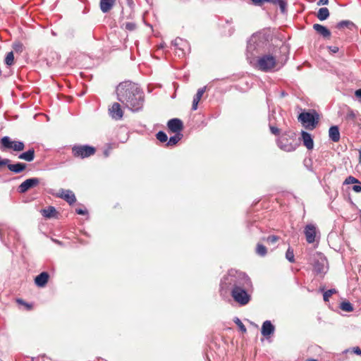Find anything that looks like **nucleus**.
<instances>
[{"instance_id": "obj_1", "label": "nucleus", "mask_w": 361, "mask_h": 361, "mask_svg": "<svg viewBox=\"0 0 361 361\" xmlns=\"http://www.w3.org/2000/svg\"><path fill=\"white\" fill-rule=\"evenodd\" d=\"M118 100L132 111L142 109L145 94L137 84L130 81L121 82L116 87Z\"/></svg>"}, {"instance_id": "obj_2", "label": "nucleus", "mask_w": 361, "mask_h": 361, "mask_svg": "<svg viewBox=\"0 0 361 361\" xmlns=\"http://www.w3.org/2000/svg\"><path fill=\"white\" fill-rule=\"evenodd\" d=\"M222 283H228L231 286V295L235 302L243 306L249 303L251 295L248 293L247 288L251 286V281L245 274L235 272L233 274L231 271L224 277Z\"/></svg>"}, {"instance_id": "obj_3", "label": "nucleus", "mask_w": 361, "mask_h": 361, "mask_svg": "<svg viewBox=\"0 0 361 361\" xmlns=\"http://www.w3.org/2000/svg\"><path fill=\"white\" fill-rule=\"evenodd\" d=\"M264 42L260 39L259 36L253 35L248 41L247 47V57L250 63L254 67L264 72L271 71L276 66V59L270 54L263 55L258 57L256 60L254 58L255 52L257 54L263 51Z\"/></svg>"}, {"instance_id": "obj_4", "label": "nucleus", "mask_w": 361, "mask_h": 361, "mask_svg": "<svg viewBox=\"0 0 361 361\" xmlns=\"http://www.w3.org/2000/svg\"><path fill=\"white\" fill-rule=\"evenodd\" d=\"M278 146L286 152H292L298 146V142L295 139V134L289 132L283 134L277 140Z\"/></svg>"}, {"instance_id": "obj_5", "label": "nucleus", "mask_w": 361, "mask_h": 361, "mask_svg": "<svg viewBox=\"0 0 361 361\" xmlns=\"http://www.w3.org/2000/svg\"><path fill=\"white\" fill-rule=\"evenodd\" d=\"M298 120L309 129H314L318 123L319 116L315 112H302L298 116Z\"/></svg>"}, {"instance_id": "obj_6", "label": "nucleus", "mask_w": 361, "mask_h": 361, "mask_svg": "<svg viewBox=\"0 0 361 361\" xmlns=\"http://www.w3.org/2000/svg\"><path fill=\"white\" fill-rule=\"evenodd\" d=\"M72 153L75 157L85 159L95 153V148L89 145H75L72 148Z\"/></svg>"}, {"instance_id": "obj_7", "label": "nucleus", "mask_w": 361, "mask_h": 361, "mask_svg": "<svg viewBox=\"0 0 361 361\" xmlns=\"http://www.w3.org/2000/svg\"><path fill=\"white\" fill-rule=\"evenodd\" d=\"M172 43L176 48V54L178 56H184L186 54L190 52V44L186 40L177 37Z\"/></svg>"}, {"instance_id": "obj_8", "label": "nucleus", "mask_w": 361, "mask_h": 361, "mask_svg": "<svg viewBox=\"0 0 361 361\" xmlns=\"http://www.w3.org/2000/svg\"><path fill=\"white\" fill-rule=\"evenodd\" d=\"M1 144L6 149H12L16 152H20L25 149V145L21 141H13L8 136H4L1 139Z\"/></svg>"}, {"instance_id": "obj_9", "label": "nucleus", "mask_w": 361, "mask_h": 361, "mask_svg": "<svg viewBox=\"0 0 361 361\" xmlns=\"http://www.w3.org/2000/svg\"><path fill=\"white\" fill-rule=\"evenodd\" d=\"M314 271L317 274H323L327 271V261L323 256H319L318 259L314 262Z\"/></svg>"}, {"instance_id": "obj_10", "label": "nucleus", "mask_w": 361, "mask_h": 361, "mask_svg": "<svg viewBox=\"0 0 361 361\" xmlns=\"http://www.w3.org/2000/svg\"><path fill=\"white\" fill-rule=\"evenodd\" d=\"M39 183V179L37 178H28L23 181L18 187L20 193H24L29 189L37 186Z\"/></svg>"}, {"instance_id": "obj_11", "label": "nucleus", "mask_w": 361, "mask_h": 361, "mask_svg": "<svg viewBox=\"0 0 361 361\" xmlns=\"http://www.w3.org/2000/svg\"><path fill=\"white\" fill-rule=\"evenodd\" d=\"M56 197L65 200L70 204H73L76 201L74 193L70 190H59V192L56 194Z\"/></svg>"}, {"instance_id": "obj_12", "label": "nucleus", "mask_w": 361, "mask_h": 361, "mask_svg": "<svg viewBox=\"0 0 361 361\" xmlns=\"http://www.w3.org/2000/svg\"><path fill=\"white\" fill-rule=\"evenodd\" d=\"M167 126L173 133H180L183 128V124L179 118H172L168 121Z\"/></svg>"}, {"instance_id": "obj_13", "label": "nucleus", "mask_w": 361, "mask_h": 361, "mask_svg": "<svg viewBox=\"0 0 361 361\" xmlns=\"http://www.w3.org/2000/svg\"><path fill=\"white\" fill-rule=\"evenodd\" d=\"M304 233L308 243H312L315 241L317 230L316 227L314 225H307L305 228Z\"/></svg>"}, {"instance_id": "obj_14", "label": "nucleus", "mask_w": 361, "mask_h": 361, "mask_svg": "<svg viewBox=\"0 0 361 361\" xmlns=\"http://www.w3.org/2000/svg\"><path fill=\"white\" fill-rule=\"evenodd\" d=\"M274 326L271 324L270 321L267 320L264 322V323L262 324L261 333L264 336L268 337L274 334Z\"/></svg>"}, {"instance_id": "obj_15", "label": "nucleus", "mask_w": 361, "mask_h": 361, "mask_svg": "<svg viewBox=\"0 0 361 361\" xmlns=\"http://www.w3.org/2000/svg\"><path fill=\"white\" fill-rule=\"evenodd\" d=\"M110 114L112 118L116 119H121L123 117V113L118 103H114L109 109Z\"/></svg>"}, {"instance_id": "obj_16", "label": "nucleus", "mask_w": 361, "mask_h": 361, "mask_svg": "<svg viewBox=\"0 0 361 361\" xmlns=\"http://www.w3.org/2000/svg\"><path fill=\"white\" fill-rule=\"evenodd\" d=\"M314 30L323 37L329 38L331 36V32L325 26L320 24H314Z\"/></svg>"}, {"instance_id": "obj_17", "label": "nucleus", "mask_w": 361, "mask_h": 361, "mask_svg": "<svg viewBox=\"0 0 361 361\" xmlns=\"http://www.w3.org/2000/svg\"><path fill=\"white\" fill-rule=\"evenodd\" d=\"M49 274L47 272H42L35 279V284L39 287H44L48 282Z\"/></svg>"}, {"instance_id": "obj_18", "label": "nucleus", "mask_w": 361, "mask_h": 361, "mask_svg": "<svg viewBox=\"0 0 361 361\" xmlns=\"http://www.w3.org/2000/svg\"><path fill=\"white\" fill-rule=\"evenodd\" d=\"M329 139L334 142H337L340 140L339 128L337 126H331L329 130Z\"/></svg>"}, {"instance_id": "obj_19", "label": "nucleus", "mask_w": 361, "mask_h": 361, "mask_svg": "<svg viewBox=\"0 0 361 361\" xmlns=\"http://www.w3.org/2000/svg\"><path fill=\"white\" fill-rule=\"evenodd\" d=\"M302 138L304 145L308 149H312L314 147V142L312 138V136L310 133L302 131Z\"/></svg>"}, {"instance_id": "obj_20", "label": "nucleus", "mask_w": 361, "mask_h": 361, "mask_svg": "<svg viewBox=\"0 0 361 361\" xmlns=\"http://www.w3.org/2000/svg\"><path fill=\"white\" fill-rule=\"evenodd\" d=\"M7 167L11 171L15 173H19L25 169L26 164L20 162L17 164L8 163Z\"/></svg>"}, {"instance_id": "obj_21", "label": "nucleus", "mask_w": 361, "mask_h": 361, "mask_svg": "<svg viewBox=\"0 0 361 361\" xmlns=\"http://www.w3.org/2000/svg\"><path fill=\"white\" fill-rule=\"evenodd\" d=\"M116 0H101L100 9L103 13L109 12L114 6Z\"/></svg>"}, {"instance_id": "obj_22", "label": "nucleus", "mask_w": 361, "mask_h": 361, "mask_svg": "<svg viewBox=\"0 0 361 361\" xmlns=\"http://www.w3.org/2000/svg\"><path fill=\"white\" fill-rule=\"evenodd\" d=\"M205 90H206V87H204L200 88L197 90V94H195V96L193 99V101H192V109L193 111H195L197 109L198 103L200 101L203 94L204 93Z\"/></svg>"}, {"instance_id": "obj_23", "label": "nucleus", "mask_w": 361, "mask_h": 361, "mask_svg": "<svg viewBox=\"0 0 361 361\" xmlns=\"http://www.w3.org/2000/svg\"><path fill=\"white\" fill-rule=\"evenodd\" d=\"M18 159L27 161H32L35 159V150L33 148L30 149L27 152H23L18 156Z\"/></svg>"}, {"instance_id": "obj_24", "label": "nucleus", "mask_w": 361, "mask_h": 361, "mask_svg": "<svg viewBox=\"0 0 361 361\" xmlns=\"http://www.w3.org/2000/svg\"><path fill=\"white\" fill-rule=\"evenodd\" d=\"M265 2H269L274 5H279L282 13H285L286 11L287 3L286 0H265Z\"/></svg>"}, {"instance_id": "obj_25", "label": "nucleus", "mask_w": 361, "mask_h": 361, "mask_svg": "<svg viewBox=\"0 0 361 361\" xmlns=\"http://www.w3.org/2000/svg\"><path fill=\"white\" fill-rule=\"evenodd\" d=\"M329 16V9L326 7H323L319 9L317 17L320 20H324Z\"/></svg>"}, {"instance_id": "obj_26", "label": "nucleus", "mask_w": 361, "mask_h": 361, "mask_svg": "<svg viewBox=\"0 0 361 361\" xmlns=\"http://www.w3.org/2000/svg\"><path fill=\"white\" fill-rule=\"evenodd\" d=\"M42 212L44 216L47 218H51L54 216V214L56 213V211L54 207H49L47 209H44Z\"/></svg>"}, {"instance_id": "obj_27", "label": "nucleus", "mask_w": 361, "mask_h": 361, "mask_svg": "<svg viewBox=\"0 0 361 361\" xmlns=\"http://www.w3.org/2000/svg\"><path fill=\"white\" fill-rule=\"evenodd\" d=\"M182 137V135L180 133H176L174 136H172L169 138L167 142V146H173L175 145Z\"/></svg>"}, {"instance_id": "obj_28", "label": "nucleus", "mask_w": 361, "mask_h": 361, "mask_svg": "<svg viewBox=\"0 0 361 361\" xmlns=\"http://www.w3.org/2000/svg\"><path fill=\"white\" fill-rule=\"evenodd\" d=\"M5 63L10 66L14 63V54L13 51H10L7 53L5 59H4Z\"/></svg>"}, {"instance_id": "obj_29", "label": "nucleus", "mask_w": 361, "mask_h": 361, "mask_svg": "<svg viewBox=\"0 0 361 361\" xmlns=\"http://www.w3.org/2000/svg\"><path fill=\"white\" fill-rule=\"evenodd\" d=\"M256 252L259 256H264L267 254V248L262 244L258 243L256 247Z\"/></svg>"}, {"instance_id": "obj_30", "label": "nucleus", "mask_w": 361, "mask_h": 361, "mask_svg": "<svg viewBox=\"0 0 361 361\" xmlns=\"http://www.w3.org/2000/svg\"><path fill=\"white\" fill-rule=\"evenodd\" d=\"M340 307L342 310L348 312H352L353 310V305L349 302H341Z\"/></svg>"}, {"instance_id": "obj_31", "label": "nucleus", "mask_w": 361, "mask_h": 361, "mask_svg": "<svg viewBox=\"0 0 361 361\" xmlns=\"http://www.w3.org/2000/svg\"><path fill=\"white\" fill-rule=\"evenodd\" d=\"M336 293V290L334 289V288H332V289H329L326 291H325L323 294V298H324V300L325 302H327L329 301V298L334 293Z\"/></svg>"}, {"instance_id": "obj_32", "label": "nucleus", "mask_w": 361, "mask_h": 361, "mask_svg": "<svg viewBox=\"0 0 361 361\" xmlns=\"http://www.w3.org/2000/svg\"><path fill=\"white\" fill-rule=\"evenodd\" d=\"M286 258L290 262H293L295 261L293 250L292 248H288L286 253Z\"/></svg>"}, {"instance_id": "obj_33", "label": "nucleus", "mask_w": 361, "mask_h": 361, "mask_svg": "<svg viewBox=\"0 0 361 361\" xmlns=\"http://www.w3.org/2000/svg\"><path fill=\"white\" fill-rule=\"evenodd\" d=\"M157 139L158 140H159L161 142H165L167 141L168 137H167V135L164 132L159 131L157 134Z\"/></svg>"}, {"instance_id": "obj_34", "label": "nucleus", "mask_w": 361, "mask_h": 361, "mask_svg": "<svg viewBox=\"0 0 361 361\" xmlns=\"http://www.w3.org/2000/svg\"><path fill=\"white\" fill-rule=\"evenodd\" d=\"M355 118H356L355 112L352 109H348L346 113L345 118L347 120L354 121L355 119Z\"/></svg>"}, {"instance_id": "obj_35", "label": "nucleus", "mask_w": 361, "mask_h": 361, "mask_svg": "<svg viewBox=\"0 0 361 361\" xmlns=\"http://www.w3.org/2000/svg\"><path fill=\"white\" fill-rule=\"evenodd\" d=\"M350 26H353V23L349 20H343L338 23L337 27L338 28H343L344 27H349Z\"/></svg>"}, {"instance_id": "obj_36", "label": "nucleus", "mask_w": 361, "mask_h": 361, "mask_svg": "<svg viewBox=\"0 0 361 361\" xmlns=\"http://www.w3.org/2000/svg\"><path fill=\"white\" fill-rule=\"evenodd\" d=\"M353 183H360V181L353 176H348L344 181V184L349 185Z\"/></svg>"}, {"instance_id": "obj_37", "label": "nucleus", "mask_w": 361, "mask_h": 361, "mask_svg": "<svg viewBox=\"0 0 361 361\" xmlns=\"http://www.w3.org/2000/svg\"><path fill=\"white\" fill-rule=\"evenodd\" d=\"M13 47L14 50L17 52H22L23 49V44H21L20 42L13 44Z\"/></svg>"}, {"instance_id": "obj_38", "label": "nucleus", "mask_w": 361, "mask_h": 361, "mask_svg": "<svg viewBox=\"0 0 361 361\" xmlns=\"http://www.w3.org/2000/svg\"><path fill=\"white\" fill-rule=\"evenodd\" d=\"M279 238L276 235H270L267 237V241L269 243L274 244L278 241Z\"/></svg>"}, {"instance_id": "obj_39", "label": "nucleus", "mask_w": 361, "mask_h": 361, "mask_svg": "<svg viewBox=\"0 0 361 361\" xmlns=\"http://www.w3.org/2000/svg\"><path fill=\"white\" fill-rule=\"evenodd\" d=\"M235 322L239 326L240 329L243 332H246V328H245V325L241 322V321L238 318L236 319Z\"/></svg>"}, {"instance_id": "obj_40", "label": "nucleus", "mask_w": 361, "mask_h": 361, "mask_svg": "<svg viewBox=\"0 0 361 361\" xmlns=\"http://www.w3.org/2000/svg\"><path fill=\"white\" fill-rule=\"evenodd\" d=\"M269 128L272 134L275 135H278L279 134L280 130L277 127L269 126Z\"/></svg>"}, {"instance_id": "obj_41", "label": "nucleus", "mask_w": 361, "mask_h": 361, "mask_svg": "<svg viewBox=\"0 0 361 361\" xmlns=\"http://www.w3.org/2000/svg\"><path fill=\"white\" fill-rule=\"evenodd\" d=\"M353 190L356 192H361V183L360 182V183H358V185H355L353 187Z\"/></svg>"}, {"instance_id": "obj_42", "label": "nucleus", "mask_w": 361, "mask_h": 361, "mask_svg": "<svg viewBox=\"0 0 361 361\" xmlns=\"http://www.w3.org/2000/svg\"><path fill=\"white\" fill-rule=\"evenodd\" d=\"M252 4L255 6H261L265 2V0H251Z\"/></svg>"}, {"instance_id": "obj_43", "label": "nucleus", "mask_w": 361, "mask_h": 361, "mask_svg": "<svg viewBox=\"0 0 361 361\" xmlns=\"http://www.w3.org/2000/svg\"><path fill=\"white\" fill-rule=\"evenodd\" d=\"M126 29H128L129 30H133L135 29V24H133L132 23H128L126 25Z\"/></svg>"}, {"instance_id": "obj_44", "label": "nucleus", "mask_w": 361, "mask_h": 361, "mask_svg": "<svg viewBox=\"0 0 361 361\" xmlns=\"http://www.w3.org/2000/svg\"><path fill=\"white\" fill-rule=\"evenodd\" d=\"M76 213L78 214L84 215V214H86L87 213V211L86 209H76Z\"/></svg>"}, {"instance_id": "obj_45", "label": "nucleus", "mask_w": 361, "mask_h": 361, "mask_svg": "<svg viewBox=\"0 0 361 361\" xmlns=\"http://www.w3.org/2000/svg\"><path fill=\"white\" fill-rule=\"evenodd\" d=\"M329 49L333 53H336L338 51V48L337 47H329Z\"/></svg>"}, {"instance_id": "obj_46", "label": "nucleus", "mask_w": 361, "mask_h": 361, "mask_svg": "<svg viewBox=\"0 0 361 361\" xmlns=\"http://www.w3.org/2000/svg\"><path fill=\"white\" fill-rule=\"evenodd\" d=\"M355 95L356 97H357V98L361 99V89L357 90L355 92Z\"/></svg>"}, {"instance_id": "obj_47", "label": "nucleus", "mask_w": 361, "mask_h": 361, "mask_svg": "<svg viewBox=\"0 0 361 361\" xmlns=\"http://www.w3.org/2000/svg\"><path fill=\"white\" fill-rule=\"evenodd\" d=\"M353 352L357 355L361 354V349L359 347L353 348Z\"/></svg>"}, {"instance_id": "obj_48", "label": "nucleus", "mask_w": 361, "mask_h": 361, "mask_svg": "<svg viewBox=\"0 0 361 361\" xmlns=\"http://www.w3.org/2000/svg\"><path fill=\"white\" fill-rule=\"evenodd\" d=\"M18 302L22 303V304H23V305H25L27 309H31V307H32V305H29V304H27V303H25V302H23V300H18Z\"/></svg>"}, {"instance_id": "obj_49", "label": "nucleus", "mask_w": 361, "mask_h": 361, "mask_svg": "<svg viewBox=\"0 0 361 361\" xmlns=\"http://www.w3.org/2000/svg\"><path fill=\"white\" fill-rule=\"evenodd\" d=\"M329 3V0H319V5H326Z\"/></svg>"}, {"instance_id": "obj_50", "label": "nucleus", "mask_w": 361, "mask_h": 361, "mask_svg": "<svg viewBox=\"0 0 361 361\" xmlns=\"http://www.w3.org/2000/svg\"><path fill=\"white\" fill-rule=\"evenodd\" d=\"M359 155H360V163L361 164V149L359 151Z\"/></svg>"}, {"instance_id": "obj_51", "label": "nucleus", "mask_w": 361, "mask_h": 361, "mask_svg": "<svg viewBox=\"0 0 361 361\" xmlns=\"http://www.w3.org/2000/svg\"><path fill=\"white\" fill-rule=\"evenodd\" d=\"M307 361H317V360H314V359H309L307 360Z\"/></svg>"}]
</instances>
